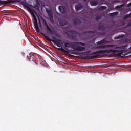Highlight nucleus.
Here are the masks:
<instances>
[{"label":"nucleus","instance_id":"nucleus-1","mask_svg":"<svg viewBox=\"0 0 131 131\" xmlns=\"http://www.w3.org/2000/svg\"><path fill=\"white\" fill-rule=\"evenodd\" d=\"M99 48L102 49H105L106 48H111L114 49L119 50L110 49L106 50H99L98 51L93 52L91 54H89V52H87L85 53L86 56H85V59H93L98 58L100 56H112L115 55H117L119 56H124L123 52L125 50L127 49V45L121 46H118L116 45H107L100 46Z\"/></svg>","mask_w":131,"mask_h":131},{"label":"nucleus","instance_id":"nucleus-2","mask_svg":"<svg viewBox=\"0 0 131 131\" xmlns=\"http://www.w3.org/2000/svg\"><path fill=\"white\" fill-rule=\"evenodd\" d=\"M65 49L68 50V48H71L75 51L81 52L85 50L86 48L85 43L80 42H64ZM83 46V47H81Z\"/></svg>","mask_w":131,"mask_h":131},{"label":"nucleus","instance_id":"nucleus-3","mask_svg":"<svg viewBox=\"0 0 131 131\" xmlns=\"http://www.w3.org/2000/svg\"><path fill=\"white\" fill-rule=\"evenodd\" d=\"M42 35L45 37L46 40L49 41L50 42H53L54 43V45H56L58 47V48H61L59 49L61 51L65 53L69 54V50H66L62 48V42L61 40L56 39V37L54 36L53 35H51L52 38L53 39H50L47 35L45 34H42Z\"/></svg>","mask_w":131,"mask_h":131},{"label":"nucleus","instance_id":"nucleus-4","mask_svg":"<svg viewBox=\"0 0 131 131\" xmlns=\"http://www.w3.org/2000/svg\"><path fill=\"white\" fill-rule=\"evenodd\" d=\"M24 5L26 8H27V9L29 10L30 12H31V13L32 14V15L33 17V19L34 20V26L36 30V32L38 33L40 32V29L39 28V25L38 24V21L36 16H35V14H34V12L32 10V9L30 7V5L29 4L24 3Z\"/></svg>","mask_w":131,"mask_h":131},{"label":"nucleus","instance_id":"nucleus-5","mask_svg":"<svg viewBox=\"0 0 131 131\" xmlns=\"http://www.w3.org/2000/svg\"><path fill=\"white\" fill-rule=\"evenodd\" d=\"M84 33L88 34L90 38H94V37H99L103 35V33L98 32L96 31H86L84 32Z\"/></svg>","mask_w":131,"mask_h":131},{"label":"nucleus","instance_id":"nucleus-6","mask_svg":"<svg viewBox=\"0 0 131 131\" xmlns=\"http://www.w3.org/2000/svg\"><path fill=\"white\" fill-rule=\"evenodd\" d=\"M68 33V37H69L71 40L76 39L77 36V32L75 30H70Z\"/></svg>","mask_w":131,"mask_h":131},{"label":"nucleus","instance_id":"nucleus-7","mask_svg":"<svg viewBox=\"0 0 131 131\" xmlns=\"http://www.w3.org/2000/svg\"><path fill=\"white\" fill-rule=\"evenodd\" d=\"M20 0H7L6 1H2L0 0V6L5 5L6 4H12L13 3L15 2H20Z\"/></svg>","mask_w":131,"mask_h":131},{"label":"nucleus","instance_id":"nucleus-8","mask_svg":"<svg viewBox=\"0 0 131 131\" xmlns=\"http://www.w3.org/2000/svg\"><path fill=\"white\" fill-rule=\"evenodd\" d=\"M43 23L45 24L46 29L48 33H50L51 34H55V31L50 27V26L47 24L46 20H44Z\"/></svg>","mask_w":131,"mask_h":131},{"label":"nucleus","instance_id":"nucleus-9","mask_svg":"<svg viewBox=\"0 0 131 131\" xmlns=\"http://www.w3.org/2000/svg\"><path fill=\"white\" fill-rule=\"evenodd\" d=\"M46 11L48 14V17H49V20H50V21H53V14L52 11L49 8H46Z\"/></svg>","mask_w":131,"mask_h":131},{"label":"nucleus","instance_id":"nucleus-10","mask_svg":"<svg viewBox=\"0 0 131 131\" xmlns=\"http://www.w3.org/2000/svg\"><path fill=\"white\" fill-rule=\"evenodd\" d=\"M28 60L30 61H33V64L34 65H36L37 63H35L34 61V53H31L29 54V56H28Z\"/></svg>","mask_w":131,"mask_h":131},{"label":"nucleus","instance_id":"nucleus-11","mask_svg":"<svg viewBox=\"0 0 131 131\" xmlns=\"http://www.w3.org/2000/svg\"><path fill=\"white\" fill-rule=\"evenodd\" d=\"M107 43H109V41H107L106 38L101 40L100 41L97 42V45L98 46L103 45L104 44Z\"/></svg>","mask_w":131,"mask_h":131},{"label":"nucleus","instance_id":"nucleus-12","mask_svg":"<svg viewBox=\"0 0 131 131\" xmlns=\"http://www.w3.org/2000/svg\"><path fill=\"white\" fill-rule=\"evenodd\" d=\"M106 29V27L104 25H103L101 23H100L99 25H98V29L100 31H104Z\"/></svg>","mask_w":131,"mask_h":131},{"label":"nucleus","instance_id":"nucleus-13","mask_svg":"<svg viewBox=\"0 0 131 131\" xmlns=\"http://www.w3.org/2000/svg\"><path fill=\"white\" fill-rule=\"evenodd\" d=\"M58 9H59L60 12H61V13H62V14L67 13V9L66 7H64L63 6H59L58 7Z\"/></svg>","mask_w":131,"mask_h":131},{"label":"nucleus","instance_id":"nucleus-14","mask_svg":"<svg viewBox=\"0 0 131 131\" xmlns=\"http://www.w3.org/2000/svg\"><path fill=\"white\" fill-rule=\"evenodd\" d=\"M81 23V20L79 19H74L73 20V23L74 25H79Z\"/></svg>","mask_w":131,"mask_h":131},{"label":"nucleus","instance_id":"nucleus-15","mask_svg":"<svg viewBox=\"0 0 131 131\" xmlns=\"http://www.w3.org/2000/svg\"><path fill=\"white\" fill-rule=\"evenodd\" d=\"M83 8V6L81 4L76 5H75V10L78 11L82 9Z\"/></svg>","mask_w":131,"mask_h":131},{"label":"nucleus","instance_id":"nucleus-16","mask_svg":"<svg viewBox=\"0 0 131 131\" xmlns=\"http://www.w3.org/2000/svg\"><path fill=\"white\" fill-rule=\"evenodd\" d=\"M59 24L61 26H64L68 24V22L65 19H61V20H60Z\"/></svg>","mask_w":131,"mask_h":131},{"label":"nucleus","instance_id":"nucleus-17","mask_svg":"<svg viewBox=\"0 0 131 131\" xmlns=\"http://www.w3.org/2000/svg\"><path fill=\"white\" fill-rule=\"evenodd\" d=\"M90 4L92 6H96L98 4V2L96 0L95 1H91L90 2Z\"/></svg>","mask_w":131,"mask_h":131},{"label":"nucleus","instance_id":"nucleus-18","mask_svg":"<svg viewBox=\"0 0 131 131\" xmlns=\"http://www.w3.org/2000/svg\"><path fill=\"white\" fill-rule=\"evenodd\" d=\"M128 18H131V12L129 14L125 15L124 17V19H127Z\"/></svg>","mask_w":131,"mask_h":131},{"label":"nucleus","instance_id":"nucleus-19","mask_svg":"<svg viewBox=\"0 0 131 131\" xmlns=\"http://www.w3.org/2000/svg\"><path fill=\"white\" fill-rule=\"evenodd\" d=\"M102 18V16L101 15H98L96 17H95V21H98L99 20Z\"/></svg>","mask_w":131,"mask_h":131},{"label":"nucleus","instance_id":"nucleus-20","mask_svg":"<svg viewBox=\"0 0 131 131\" xmlns=\"http://www.w3.org/2000/svg\"><path fill=\"white\" fill-rule=\"evenodd\" d=\"M124 37H125V35L124 34H122V35L118 36L117 38V39H121V38H124Z\"/></svg>","mask_w":131,"mask_h":131},{"label":"nucleus","instance_id":"nucleus-21","mask_svg":"<svg viewBox=\"0 0 131 131\" xmlns=\"http://www.w3.org/2000/svg\"><path fill=\"white\" fill-rule=\"evenodd\" d=\"M106 8H107V7H105V6H101V7H100L99 8V9H100V10H104L106 9Z\"/></svg>","mask_w":131,"mask_h":131},{"label":"nucleus","instance_id":"nucleus-22","mask_svg":"<svg viewBox=\"0 0 131 131\" xmlns=\"http://www.w3.org/2000/svg\"><path fill=\"white\" fill-rule=\"evenodd\" d=\"M123 7V5H119V6H117L116 7H115V9H120L121 8Z\"/></svg>","mask_w":131,"mask_h":131},{"label":"nucleus","instance_id":"nucleus-23","mask_svg":"<svg viewBox=\"0 0 131 131\" xmlns=\"http://www.w3.org/2000/svg\"><path fill=\"white\" fill-rule=\"evenodd\" d=\"M113 14H114V16H116V15H118V12H114Z\"/></svg>","mask_w":131,"mask_h":131},{"label":"nucleus","instance_id":"nucleus-24","mask_svg":"<svg viewBox=\"0 0 131 131\" xmlns=\"http://www.w3.org/2000/svg\"><path fill=\"white\" fill-rule=\"evenodd\" d=\"M127 7H131V2L128 3L127 5Z\"/></svg>","mask_w":131,"mask_h":131},{"label":"nucleus","instance_id":"nucleus-25","mask_svg":"<svg viewBox=\"0 0 131 131\" xmlns=\"http://www.w3.org/2000/svg\"><path fill=\"white\" fill-rule=\"evenodd\" d=\"M127 27H130V26H131V22H130V23H129L128 24H127Z\"/></svg>","mask_w":131,"mask_h":131},{"label":"nucleus","instance_id":"nucleus-26","mask_svg":"<svg viewBox=\"0 0 131 131\" xmlns=\"http://www.w3.org/2000/svg\"><path fill=\"white\" fill-rule=\"evenodd\" d=\"M110 15L111 16H115V15H114V14H113V13H110Z\"/></svg>","mask_w":131,"mask_h":131},{"label":"nucleus","instance_id":"nucleus-27","mask_svg":"<svg viewBox=\"0 0 131 131\" xmlns=\"http://www.w3.org/2000/svg\"><path fill=\"white\" fill-rule=\"evenodd\" d=\"M125 24V23L124 21L122 22V26H124Z\"/></svg>","mask_w":131,"mask_h":131},{"label":"nucleus","instance_id":"nucleus-28","mask_svg":"<svg viewBox=\"0 0 131 131\" xmlns=\"http://www.w3.org/2000/svg\"><path fill=\"white\" fill-rule=\"evenodd\" d=\"M111 10H114V6H112V7H111Z\"/></svg>","mask_w":131,"mask_h":131},{"label":"nucleus","instance_id":"nucleus-29","mask_svg":"<svg viewBox=\"0 0 131 131\" xmlns=\"http://www.w3.org/2000/svg\"><path fill=\"white\" fill-rule=\"evenodd\" d=\"M72 54L75 55L76 54V52H72Z\"/></svg>","mask_w":131,"mask_h":131},{"label":"nucleus","instance_id":"nucleus-30","mask_svg":"<svg viewBox=\"0 0 131 131\" xmlns=\"http://www.w3.org/2000/svg\"><path fill=\"white\" fill-rule=\"evenodd\" d=\"M125 42H128V40H127V39H126V40H125Z\"/></svg>","mask_w":131,"mask_h":131},{"label":"nucleus","instance_id":"nucleus-31","mask_svg":"<svg viewBox=\"0 0 131 131\" xmlns=\"http://www.w3.org/2000/svg\"><path fill=\"white\" fill-rule=\"evenodd\" d=\"M96 39V38L93 39V41L94 42Z\"/></svg>","mask_w":131,"mask_h":131},{"label":"nucleus","instance_id":"nucleus-32","mask_svg":"<svg viewBox=\"0 0 131 131\" xmlns=\"http://www.w3.org/2000/svg\"><path fill=\"white\" fill-rule=\"evenodd\" d=\"M83 1H84V2H86L87 1V0H83Z\"/></svg>","mask_w":131,"mask_h":131},{"label":"nucleus","instance_id":"nucleus-33","mask_svg":"<svg viewBox=\"0 0 131 131\" xmlns=\"http://www.w3.org/2000/svg\"><path fill=\"white\" fill-rule=\"evenodd\" d=\"M129 50L131 51V47L129 48Z\"/></svg>","mask_w":131,"mask_h":131},{"label":"nucleus","instance_id":"nucleus-34","mask_svg":"<svg viewBox=\"0 0 131 131\" xmlns=\"http://www.w3.org/2000/svg\"><path fill=\"white\" fill-rule=\"evenodd\" d=\"M115 3H117V1L116 0H115Z\"/></svg>","mask_w":131,"mask_h":131}]
</instances>
